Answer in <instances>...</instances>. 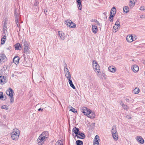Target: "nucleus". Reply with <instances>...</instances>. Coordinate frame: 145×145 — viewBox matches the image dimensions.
I'll list each match as a JSON object with an SVG mask.
<instances>
[{
  "label": "nucleus",
  "instance_id": "obj_22",
  "mask_svg": "<svg viewBox=\"0 0 145 145\" xmlns=\"http://www.w3.org/2000/svg\"><path fill=\"white\" fill-rule=\"evenodd\" d=\"M15 48L16 50H20L22 48L21 44L19 43H17L15 45Z\"/></svg>",
  "mask_w": 145,
  "mask_h": 145
},
{
  "label": "nucleus",
  "instance_id": "obj_56",
  "mask_svg": "<svg viewBox=\"0 0 145 145\" xmlns=\"http://www.w3.org/2000/svg\"><path fill=\"white\" fill-rule=\"evenodd\" d=\"M68 108L69 109L72 108V107L71 105H69L68 106Z\"/></svg>",
  "mask_w": 145,
  "mask_h": 145
},
{
  "label": "nucleus",
  "instance_id": "obj_42",
  "mask_svg": "<svg viewBox=\"0 0 145 145\" xmlns=\"http://www.w3.org/2000/svg\"><path fill=\"white\" fill-rule=\"evenodd\" d=\"M69 84L70 86L73 89H76V88L74 85L73 84L72 82V83H70Z\"/></svg>",
  "mask_w": 145,
  "mask_h": 145
},
{
  "label": "nucleus",
  "instance_id": "obj_31",
  "mask_svg": "<svg viewBox=\"0 0 145 145\" xmlns=\"http://www.w3.org/2000/svg\"><path fill=\"white\" fill-rule=\"evenodd\" d=\"M65 74L67 78H71V74L69 71H68L67 72H65Z\"/></svg>",
  "mask_w": 145,
  "mask_h": 145
},
{
  "label": "nucleus",
  "instance_id": "obj_46",
  "mask_svg": "<svg viewBox=\"0 0 145 145\" xmlns=\"http://www.w3.org/2000/svg\"><path fill=\"white\" fill-rule=\"evenodd\" d=\"M39 2L37 1H35L34 5V6H37Z\"/></svg>",
  "mask_w": 145,
  "mask_h": 145
},
{
  "label": "nucleus",
  "instance_id": "obj_17",
  "mask_svg": "<svg viewBox=\"0 0 145 145\" xmlns=\"http://www.w3.org/2000/svg\"><path fill=\"white\" fill-rule=\"evenodd\" d=\"M109 71L110 72H114L116 71V68L113 66H111L108 68Z\"/></svg>",
  "mask_w": 145,
  "mask_h": 145
},
{
  "label": "nucleus",
  "instance_id": "obj_53",
  "mask_svg": "<svg viewBox=\"0 0 145 145\" xmlns=\"http://www.w3.org/2000/svg\"><path fill=\"white\" fill-rule=\"evenodd\" d=\"M126 118L128 119H131V117L130 116L127 115L126 116Z\"/></svg>",
  "mask_w": 145,
  "mask_h": 145
},
{
  "label": "nucleus",
  "instance_id": "obj_61",
  "mask_svg": "<svg viewBox=\"0 0 145 145\" xmlns=\"http://www.w3.org/2000/svg\"><path fill=\"white\" fill-rule=\"evenodd\" d=\"M17 24V27H19V26L20 25L19 24Z\"/></svg>",
  "mask_w": 145,
  "mask_h": 145
},
{
  "label": "nucleus",
  "instance_id": "obj_27",
  "mask_svg": "<svg viewBox=\"0 0 145 145\" xmlns=\"http://www.w3.org/2000/svg\"><path fill=\"white\" fill-rule=\"evenodd\" d=\"M4 24L3 25V30L4 32L5 31H7V21L6 20H5V21H4Z\"/></svg>",
  "mask_w": 145,
  "mask_h": 145
},
{
  "label": "nucleus",
  "instance_id": "obj_38",
  "mask_svg": "<svg viewBox=\"0 0 145 145\" xmlns=\"http://www.w3.org/2000/svg\"><path fill=\"white\" fill-rule=\"evenodd\" d=\"M122 107L124 108L125 109L127 110L129 108V107L127 105H124L123 104H122Z\"/></svg>",
  "mask_w": 145,
  "mask_h": 145
},
{
  "label": "nucleus",
  "instance_id": "obj_29",
  "mask_svg": "<svg viewBox=\"0 0 145 145\" xmlns=\"http://www.w3.org/2000/svg\"><path fill=\"white\" fill-rule=\"evenodd\" d=\"M22 43L24 44L25 47L29 46L27 42L25 39H23L22 40Z\"/></svg>",
  "mask_w": 145,
  "mask_h": 145
},
{
  "label": "nucleus",
  "instance_id": "obj_45",
  "mask_svg": "<svg viewBox=\"0 0 145 145\" xmlns=\"http://www.w3.org/2000/svg\"><path fill=\"white\" fill-rule=\"evenodd\" d=\"M95 22L97 24V25H98L99 26H101V24L99 23V22H98V21H97V20H95Z\"/></svg>",
  "mask_w": 145,
  "mask_h": 145
},
{
  "label": "nucleus",
  "instance_id": "obj_52",
  "mask_svg": "<svg viewBox=\"0 0 145 145\" xmlns=\"http://www.w3.org/2000/svg\"><path fill=\"white\" fill-rule=\"evenodd\" d=\"M64 69L65 68H66H66H67V64H66V63H65L64 64Z\"/></svg>",
  "mask_w": 145,
  "mask_h": 145
},
{
  "label": "nucleus",
  "instance_id": "obj_44",
  "mask_svg": "<svg viewBox=\"0 0 145 145\" xmlns=\"http://www.w3.org/2000/svg\"><path fill=\"white\" fill-rule=\"evenodd\" d=\"M71 78H67L68 80H69V84H70V83H72V82L71 79Z\"/></svg>",
  "mask_w": 145,
  "mask_h": 145
},
{
  "label": "nucleus",
  "instance_id": "obj_59",
  "mask_svg": "<svg viewBox=\"0 0 145 145\" xmlns=\"http://www.w3.org/2000/svg\"><path fill=\"white\" fill-rule=\"evenodd\" d=\"M1 99H2V100H5V99H6V97H4V98H2Z\"/></svg>",
  "mask_w": 145,
  "mask_h": 145
},
{
  "label": "nucleus",
  "instance_id": "obj_14",
  "mask_svg": "<svg viewBox=\"0 0 145 145\" xmlns=\"http://www.w3.org/2000/svg\"><path fill=\"white\" fill-rule=\"evenodd\" d=\"M136 138L139 143L142 144L144 143V140L143 138L141 136H137L136 137Z\"/></svg>",
  "mask_w": 145,
  "mask_h": 145
},
{
  "label": "nucleus",
  "instance_id": "obj_12",
  "mask_svg": "<svg viewBox=\"0 0 145 145\" xmlns=\"http://www.w3.org/2000/svg\"><path fill=\"white\" fill-rule=\"evenodd\" d=\"M67 25L69 27L73 28H74L76 26V24H75L72 22V21L71 20H69V21L67 23Z\"/></svg>",
  "mask_w": 145,
  "mask_h": 145
},
{
  "label": "nucleus",
  "instance_id": "obj_9",
  "mask_svg": "<svg viewBox=\"0 0 145 145\" xmlns=\"http://www.w3.org/2000/svg\"><path fill=\"white\" fill-rule=\"evenodd\" d=\"M40 136V137H42L43 138L46 140L49 136L48 132L46 131H44L42 133Z\"/></svg>",
  "mask_w": 145,
  "mask_h": 145
},
{
  "label": "nucleus",
  "instance_id": "obj_43",
  "mask_svg": "<svg viewBox=\"0 0 145 145\" xmlns=\"http://www.w3.org/2000/svg\"><path fill=\"white\" fill-rule=\"evenodd\" d=\"M1 108L2 109H5L6 110H7L8 108L7 106L5 105H3L1 106Z\"/></svg>",
  "mask_w": 145,
  "mask_h": 145
},
{
  "label": "nucleus",
  "instance_id": "obj_35",
  "mask_svg": "<svg viewBox=\"0 0 145 145\" xmlns=\"http://www.w3.org/2000/svg\"><path fill=\"white\" fill-rule=\"evenodd\" d=\"M120 23H118V24L116 25V27L115 26H114L113 28V30H116V29H118L120 27Z\"/></svg>",
  "mask_w": 145,
  "mask_h": 145
},
{
  "label": "nucleus",
  "instance_id": "obj_6",
  "mask_svg": "<svg viewBox=\"0 0 145 145\" xmlns=\"http://www.w3.org/2000/svg\"><path fill=\"white\" fill-rule=\"evenodd\" d=\"M7 82V77L6 76H0V84H5Z\"/></svg>",
  "mask_w": 145,
  "mask_h": 145
},
{
  "label": "nucleus",
  "instance_id": "obj_37",
  "mask_svg": "<svg viewBox=\"0 0 145 145\" xmlns=\"http://www.w3.org/2000/svg\"><path fill=\"white\" fill-rule=\"evenodd\" d=\"M97 75L98 76L99 78H102V75L101 74V72H100V71H99V72H97Z\"/></svg>",
  "mask_w": 145,
  "mask_h": 145
},
{
  "label": "nucleus",
  "instance_id": "obj_10",
  "mask_svg": "<svg viewBox=\"0 0 145 145\" xmlns=\"http://www.w3.org/2000/svg\"><path fill=\"white\" fill-rule=\"evenodd\" d=\"M89 113L88 114L87 116L91 118H94L95 117V114L91 110L89 111Z\"/></svg>",
  "mask_w": 145,
  "mask_h": 145
},
{
  "label": "nucleus",
  "instance_id": "obj_1",
  "mask_svg": "<svg viewBox=\"0 0 145 145\" xmlns=\"http://www.w3.org/2000/svg\"><path fill=\"white\" fill-rule=\"evenodd\" d=\"M6 94L10 97V103H12L14 101V98L13 97V93L14 92L13 90L10 88H8L6 91Z\"/></svg>",
  "mask_w": 145,
  "mask_h": 145
},
{
  "label": "nucleus",
  "instance_id": "obj_5",
  "mask_svg": "<svg viewBox=\"0 0 145 145\" xmlns=\"http://www.w3.org/2000/svg\"><path fill=\"white\" fill-rule=\"evenodd\" d=\"M80 109L81 111L86 116H87L88 114L89 113V111H90L91 110L86 107H81Z\"/></svg>",
  "mask_w": 145,
  "mask_h": 145
},
{
  "label": "nucleus",
  "instance_id": "obj_19",
  "mask_svg": "<svg viewBox=\"0 0 145 145\" xmlns=\"http://www.w3.org/2000/svg\"><path fill=\"white\" fill-rule=\"evenodd\" d=\"M20 60V58L18 56H15L13 59V61L14 63L16 64H18Z\"/></svg>",
  "mask_w": 145,
  "mask_h": 145
},
{
  "label": "nucleus",
  "instance_id": "obj_23",
  "mask_svg": "<svg viewBox=\"0 0 145 145\" xmlns=\"http://www.w3.org/2000/svg\"><path fill=\"white\" fill-rule=\"evenodd\" d=\"M79 129L76 127H74L72 130V132H73L75 134V136H77V133L79 131Z\"/></svg>",
  "mask_w": 145,
  "mask_h": 145
},
{
  "label": "nucleus",
  "instance_id": "obj_54",
  "mask_svg": "<svg viewBox=\"0 0 145 145\" xmlns=\"http://www.w3.org/2000/svg\"><path fill=\"white\" fill-rule=\"evenodd\" d=\"M38 111H43V109L42 108H39L38 110Z\"/></svg>",
  "mask_w": 145,
  "mask_h": 145
},
{
  "label": "nucleus",
  "instance_id": "obj_51",
  "mask_svg": "<svg viewBox=\"0 0 145 145\" xmlns=\"http://www.w3.org/2000/svg\"><path fill=\"white\" fill-rule=\"evenodd\" d=\"M118 23H120V22L119 21L117 20V21L115 23V25H118Z\"/></svg>",
  "mask_w": 145,
  "mask_h": 145
},
{
  "label": "nucleus",
  "instance_id": "obj_62",
  "mask_svg": "<svg viewBox=\"0 0 145 145\" xmlns=\"http://www.w3.org/2000/svg\"><path fill=\"white\" fill-rule=\"evenodd\" d=\"M123 103V102H122V101H120V104L121 105V103Z\"/></svg>",
  "mask_w": 145,
  "mask_h": 145
},
{
  "label": "nucleus",
  "instance_id": "obj_63",
  "mask_svg": "<svg viewBox=\"0 0 145 145\" xmlns=\"http://www.w3.org/2000/svg\"><path fill=\"white\" fill-rule=\"evenodd\" d=\"M110 22H112L113 21V20H112V19H111V20H110Z\"/></svg>",
  "mask_w": 145,
  "mask_h": 145
},
{
  "label": "nucleus",
  "instance_id": "obj_15",
  "mask_svg": "<svg viewBox=\"0 0 145 145\" xmlns=\"http://www.w3.org/2000/svg\"><path fill=\"white\" fill-rule=\"evenodd\" d=\"M126 39L128 42H131L134 40L133 39V37L131 35H128Z\"/></svg>",
  "mask_w": 145,
  "mask_h": 145
},
{
  "label": "nucleus",
  "instance_id": "obj_47",
  "mask_svg": "<svg viewBox=\"0 0 145 145\" xmlns=\"http://www.w3.org/2000/svg\"><path fill=\"white\" fill-rule=\"evenodd\" d=\"M15 22L16 24H18V19L19 18H15Z\"/></svg>",
  "mask_w": 145,
  "mask_h": 145
},
{
  "label": "nucleus",
  "instance_id": "obj_2",
  "mask_svg": "<svg viewBox=\"0 0 145 145\" xmlns=\"http://www.w3.org/2000/svg\"><path fill=\"white\" fill-rule=\"evenodd\" d=\"M112 134L113 138L115 140H117L118 139V135L116 126H113L112 128Z\"/></svg>",
  "mask_w": 145,
  "mask_h": 145
},
{
  "label": "nucleus",
  "instance_id": "obj_3",
  "mask_svg": "<svg viewBox=\"0 0 145 145\" xmlns=\"http://www.w3.org/2000/svg\"><path fill=\"white\" fill-rule=\"evenodd\" d=\"M93 67L96 73L99 72L100 71V67L95 61H93Z\"/></svg>",
  "mask_w": 145,
  "mask_h": 145
},
{
  "label": "nucleus",
  "instance_id": "obj_57",
  "mask_svg": "<svg viewBox=\"0 0 145 145\" xmlns=\"http://www.w3.org/2000/svg\"><path fill=\"white\" fill-rule=\"evenodd\" d=\"M95 20H96V19H93L92 20V22H95Z\"/></svg>",
  "mask_w": 145,
  "mask_h": 145
},
{
  "label": "nucleus",
  "instance_id": "obj_49",
  "mask_svg": "<svg viewBox=\"0 0 145 145\" xmlns=\"http://www.w3.org/2000/svg\"><path fill=\"white\" fill-rule=\"evenodd\" d=\"M7 66L6 65H4L3 67V69L4 70V71L5 70L7 69Z\"/></svg>",
  "mask_w": 145,
  "mask_h": 145
},
{
  "label": "nucleus",
  "instance_id": "obj_36",
  "mask_svg": "<svg viewBox=\"0 0 145 145\" xmlns=\"http://www.w3.org/2000/svg\"><path fill=\"white\" fill-rule=\"evenodd\" d=\"M129 10V8L128 7L125 6L123 8V11L126 13L128 12Z\"/></svg>",
  "mask_w": 145,
  "mask_h": 145
},
{
  "label": "nucleus",
  "instance_id": "obj_58",
  "mask_svg": "<svg viewBox=\"0 0 145 145\" xmlns=\"http://www.w3.org/2000/svg\"><path fill=\"white\" fill-rule=\"evenodd\" d=\"M126 102H129V99H126Z\"/></svg>",
  "mask_w": 145,
  "mask_h": 145
},
{
  "label": "nucleus",
  "instance_id": "obj_21",
  "mask_svg": "<svg viewBox=\"0 0 145 145\" xmlns=\"http://www.w3.org/2000/svg\"><path fill=\"white\" fill-rule=\"evenodd\" d=\"M24 54H29L30 52L29 49L28 48V46H27L24 47Z\"/></svg>",
  "mask_w": 145,
  "mask_h": 145
},
{
  "label": "nucleus",
  "instance_id": "obj_11",
  "mask_svg": "<svg viewBox=\"0 0 145 145\" xmlns=\"http://www.w3.org/2000/svg\"><path fill=\"white\" fill-rule=\"evenodd\" d=\"M92 31L93 32L94 34H96L98 31L97 26L95 24H93L92 25Z\"/></svg>",
  "mask_w": 145,
  "mask_h": 145
},
{
  "label": "nucleus",
  "instance_id": "obj_30",
  "mask_svg": "<svg viewBox=\"0 0 145 145\" xmlns=\"http://www.w3.org/2000/svg\"><path fill=\"white\" fill-rule=\"evenodd\" d=\"M133 91L135 94H137L139 92L140 89L138 88H136L134 89Z\"/></svg>",
  "mask_w": 145,
  "mask_h": 145
},
{
  "label": "nucleus",
  "instance_id": "obj_13",
  "mask_svg": "<svg viewBox=\"0 0 145 145\" xmlns=\"http://www.w3.org/2000/svg\"><path fill=\"white\" fill-rule=\"evenodd\" d=\"M58 34L61 39L64 40L65 38V35L64 33L62 31H59L58 32Z\"/></svg>",
  "mask_w": 145,
  "mask_h": 145
},
{
  "label": "nucleus",
  "instance_id": "obj_40",
  "mask_svg": "<svg viewBox=\"0 0 145 145\" xmlns=\"http://www.w3.org/2000/svg\"><path fill=\"white\" fill-rule=\"evenodd\" d=\"M98 139H99V136L97 135H96L95 137V138L94 139V141H93V142H96V141H97V140Z\"/></svg>",
  "mask_w": 145,
  "mask_h": 145
},
{
  "label": "nucleus",
  "instance_id": "obj_18",
  "mask_svg": "<svg viewBox=\"0 0 145 145\" xmlns=\"http://www.w3.org/2000/svg\"><path fill=\"white\" fill-rule=\"evenodd\" d=\"M77 4L78 5V8L80 10H81L82 8V5L81 4V0H76Z\"/></svg>",
  "mask_w": 145,
  "mask_h": 145
},
{
  "label": "nucleus",
  "instance_id": "obj_41",
  "mask_svg": "<svg viewBox=\"0 0 145 145\" xmlns=\"http://www.w3.org/2000/svg\"><path fill=\"white\" fill-rule=\"evenodd\" d=\"M96 142H94L93 145H99V139H98L97 141H96Z\"/></svg>",
  "mask_w": 145,
  "mask_h": 145
},
{
  "label": "nucleus",
  "instance_id": "obj_60",
  "mask_svg": "<svg viewBox=\"0 0 145 145\" xmlns=\"http://www.w3.org/2000/svg\"><path fill=\"white\" fill-rule=\"evenodd\" d=\"M144 16L143 15H141L140 17V18H143L144 17Z\"/></svg>",
  "mask_w": 145,
  "mask_h": 145
},
{
  "label": "nucleus",
  "instance_id": "obj_4",
  "mask_svg": "<svg viewBox=\"0 0 145 145\" xmlns=\"http://www.w3.org/2000/svg\"><path fill=\"white\" fill-rule=\"evenodd\" d=\"M46 140L42 137H40V135L37 140V142L39 145H42Z\"/></svg>",
  "mask_w": 145,
  "mask_h": 145
},
{
  "label": "nucleus",
  "instance_id": "obj_8",
  "mask_svg": "<svg viewBox=\"0 0 145 145\" xmlns=\"http://www.w3.org/2000/svg\"><path fill=\"white\" fill-rule=\"evenodd\" d=\"M116 12V9L115 7H113L111 9L110 12L109 18H113L115 15Z\"/></svg>",
  "mask_w": 145,
  "mask_h": 145
},
{
  "label": "nucleus",
  "instance_id": "obj_20",
  "mask_svg": "<svg viewBox=\"0 0 145 145\" xmlns=\"http://www.w3.org/2000/svg\"><path fill=\"white\" fill-rule=\"evenodd\" d=\"M19 135H16L15 134H13L11 136V138L12 140H16L18 139L19 138Z\"/></svg>",
  "mask_w": 145,
  "mask_h": 145
},
{
  "label": "nucleus",
  "instance_id": "obj_39",
  "mask_svg": "<svg viewBox=\"0 0 145 145\" xmlns=\"http://www.w3.org/2000/svg\"><path fill=\"white\" fill-rule=\"evenodd\" d=\"M70 110L75 113L77 112L76 110L73 108V107L72 108L70 109Z\"/></svg>",
  "mask_w": 145,
  "mask_h": 145
},
{
  "label": "nucleus",
  "instance_id": "obj_50",
  "mask_svg": "<svg viewBox=\"0 0 145 145\" xmlns=\"http://www.w3.org/2000/svg\"><path fill=\"white\" fill-rule=\"evenodd\" d=\"M69 71V70L67 68H65L64 69V71H65V73L67 72V71Z\"/></svg>",
  "mask_w": 145,
  "mask_h": 145
},
{
  "label": "nucleus",
  "instance_id": "obj_33",
  "mask_svg": "<svg viewBox=\"0 0 145 145\" xmlns=\"http://www.w3.org/2000/svg\"><path fill=\"white\" fill-rule=\"evenodd\" d=\"M6 39V37L4 36L1 39V44H3L5 42Z\"/></svg>",
  "mask_w": 145,
  "mask_h": 145
},
{
  "label": "nucleus",
  "instance_id": "obj_32",
  "mask_svg": "<svg viewBox=\"0 0 145 145\" xmlns=\"http://www.w3.org/2000/svg\"><path fill=\"white\" fill-rule=\"evenodd\" d=\"M76 143L77 145H83V142L80 140H77L76 141Z\"/></svg>",
  "mask_w": 145,
  "mask_h": 145
},
{
  "label": "nucleus",
  "instance_id": "obj_25",
  "mask_svg": "<svg viewBox=\"0 0 145 145\" xmlns=\"http://www.w3.org/2000/svg\"><path fill=\"white\" fill-rule=\"evenodd\" d=\"M78 138L81 139H84L85 137V136L84 134V133H82L81 134H79V135H77V136H76Z\"/></svg>",
  "mask_w": 145,
  "mask_h": 145
},
{
  "label": "nucleus",
  "instance_id": "obj_16",
  "mask_svg": "<svg viewBox=\"0 0 145 145\" xmlns=\"http://www.w3.org/2000/svg\"><path fill=\"white\" fill-rule=\"evenodd\" d=\"M133 67H132V70L134 72H137L139 70V67L138 66L136 65H133Z\"/></svg>",
  "mask_w": 145,
  "mask_h": 145
},
{
  "label": "nucleus",
  "instance_id": "obj_28",
  "mask_svg": "<svg viewBox=\"0 0 145 145\" xmlns=\"http://www.w3.org/2000/svg\"><path fill=\"white\" fill-rule=\"evenodd\" d=\"M13 134H15L16 135H19L20 134V131L18 129H14Z\"/></svg>",
  "mask_w": 145,
  "mask_h": 145
},
{
  "label": "nucleus",
  "instance_id": "obj_48",
  "mask_svg": "<svg viewBox=\"0 0 145 145\" xmlns=\"http://www.w3.org/2000/svg\"><path fill=\"white\" fill-rule=\"evenodd\" d=\"M140 10H145V7L144 6H142L140 7Z\"/></svg>",
  "mask_w": 145,
  "mask_h": 145
},
{
  "label": "nucleus",
  "instance_id": "obj_24",
  "mask_svg": "<svg viewBox=\"0 0 145 145\" xmlns=\"http://www.w3.org/2000/svg\"><path fill=\"white\" fill-rule=\"evenodd\" d=\"M63 139L58 140L56 143L55 145H63Z\"/></svg>",
  "mask_w": 145,
  "mask_h": 145
},
{
  "label": "nucleus",
  "instance_id": "obj_34",
  "mask_svg": "<svg viewBox=\"0 0 145 145\" xmlns=\"http://www.w3.org/2000/svg\"><path fill=\"white\" fill-rule=\"evenodd\" d=\"M18 10L17 9H15L14 11V16L15 18H19V14L18 13Z\"/></svg>",
  "mask_w": 145,
  "mask_h": 145
},
{
  "label": "nucleus",
  "instance_id": "obj_26",
  "mask_svg": "<svg viewBox=\"0 0 145 145\" xmlns=\"http://www.w3.org/2000/svg\"><path fill=\"white\" fill-rule=\"evenodd\" d=\"M135 1L134 0H133V1L132 0H130L129 3V5L131 8H132L135 5Z\"/></svg>",
  "mask_w": 145,
  "mask_h": 145
},
{
  "label": "nucleus",
  "instance_id": "obj_7",
  "mask_svg": "<svg viewBox=\"0 0 145 145\" xmlns=\"http://www.w3.org/2000/svg\"><path fill=\"white\" fill-rule=\"evenodd\" d=\"M5 55L3 53L0 54V64L3 63L6 59Z\"/></svg>",
  "mask_w": 145,
  "mask_h": 145
},
{
  "label": "nucleus",
  "instance_id": "obj_55",
  "mask_svg": "<svg viewBox=\"0 0 145 145\" xmlns=\"http://www.w3.org/2000/svg\"><path fill=\"white\" fill-rule=\"evenodd\" d=\"M82 133V132H81L80 131H79H79H78V133H77V135H79V134H81Z\"/></svg>",
  "mask_w": 145,
  "mask_h": 145
},
{
  "label": "nucleus",
  "instance_id": "obj_64",
  "mask_svg": "<svg viewBox=\"0 0 145 145\" xmlns=\"http://www.w3.org/2000/svg\"><path fill=\"white\" fill-rule=\"evenodd\" d=\"M14 76V75L13 74H12V77H13V76Z\"/></svg>",
  "mask_w": 145,
  "mask_h": 145
}]
</instances>
